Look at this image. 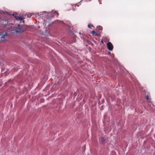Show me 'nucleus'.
<instances>
[{"instance_id": "1", "label": "nucleus", "mask_w": 155, "mask_h": 155, "mask_svg": "<svg viewBox=\"0 0 155 155\" xmlns=\"http://www.w3.org/2000/svg\"><path fill=\"white\" fill-rule=\"evenodd\" d=\"M28 26L26 25H15L13 27L15 32L17 33H21L26 30Z\"/></svg>"}, {"instance_id": "2", "label": "nucleus", "mask_w": 155, "mask_h": 155, "mask_svg": "<svg viewBox=\"0 0 155 155\" xmlns=\"http://www.w3.org/2000/svg\"><path fill=\"white\" fill-rule=\"evenodd\" d=\"M107 46L108 50L110 51L112 50L113 48V46L112 44L110 42H108L107 43Z\"/></svg>"}, {"instance_id": "3", "label": "nucleus", "mask_w": 155, "mask_h": 155, "mask_svg": "<svg viewBox=\"0 0 155 155\" xmlns=\"http://www.w3.org/2000/svg\"><path fill=\"white\" fill-rule=\"evenodd\" d=\"M110 74L112 77H116L117 75V73L115 70L113 69L111 71Z\"/></svg>"}, {"instance_id": "4", "label": "nucleus", "mask_w": 155, "mask_h": 155, "mask_svg": "<svg viewBox=\"0 0 155 155\" xmlns=\"http://www.w3.org/2000/svg\"><path fill=\"white\" fill-rule=\"evenodd\" d=\"M99 141L101 143L103 144L105 143L106 141V139L104 137H102L99 138Z\"/></svg>"}, {"instance_id": "5", "label": "nucleus", "mask_w": 155, "mask_h": 155, "mask_svg": "<svg viewBox=\"0 0 155 155\" xmlns=\"http://www.w3.org/2000/svg\"><path fill=\"white\" fill-rule=\"evenodd\" d=\"M103 30V28L101 26H97L96 29V31L98 32L101 33Z\"/></svg>"}, {"instance_id": "6", "label": "nucleus", "mask_w": 155, "mask_h": 155, "mask_svg": "<svg viewBox=\"0 0 155 155\" xmlns=\"http://www.w3.org/2000/svg\"><path fill=\"white\" fill-rule=\"evenodd\" d=\"M7 35V33H6L5 35L2 34V36H1L2 39V40H4V41L5 40V35Z\"/></svg>"}, {"instance_id": "7", "label": "nucleus", "mask_w": 155, "mask_h": 155, "mask_svg": "<svg viewBox=\"0 0 155 155\" xmlns=\"http://www.w3.org/2000/svg\"><path fill=\"white\" fill-rule=\"evenodd\" d=\"M88 27L89 28H91V27H94V26L92 24H89L88 25Z\"/></svg>"}, {"instance_id": "8", "label": "nucleus", "mask_w": 155, "mask_h": 155, "mask_svg": "<svg viewBox=\"0 0 155 155\" xmlns=\"http://www.w3.org/2000/svg\"><path fill=\"white\" fill-rule=\"evenodd\" d=\"M53 13L54 14H56L57 16H58L59 15V13H58V12L57 11H54L53 12Z\"/></svg>"}, {"instance_id": "9", "label": "nucleus", "mask_w": 155, "mask_h": 155, "mask_svg": "<svg viewBox=\"0 0 155 155\" xmlns=\"http://www.w3.org/2000/svg\"><path fill=\"white\" fill-rule=\"evenodd\" d=\"M26 15H27V17L29 18L31 17L32 14L31 13V14H26Z\"/></svg>"}, {"instance_id": "10", "label": "nucleus", "mask_w": 155, "mask_h": 155, "mask_svg": "<svg viewBox=\"0 0 155 155\" xmlns=\"http://www.w3.org/2000/svg\"><path fill=\"white\" fill-rule=\"evenodd\" d=\"M20 17L18 16H15V18L17 20H18L19 19Z\"/></svg>"}, {"instance_id": "11", "label": "nucleus", "mask_w": 155, "mask_h": 155, "mask_svg": "<svg viewBox=\"0 0 155 155\" xmlns=\"http://www.w3.org/2000/svg\"><path fill=\"white\" fill-rule=\"evenodd\" d=\"M2 33H0V41H4V40H2V39L1 36H2Z\"/></svg>"}, {"instance_id": "12", "label": "nucleus", "mask_w": 155, "mask_h": 155, "mask_svg": "<svg viewBox=\"0 0 155 155\" xmlns=\"http://www.w3.org/2000/svg\"><path fill=\"white\" fill-rule=\"evenodd\" d=\"M9 73V72L8 71H6L5 72V74L6 76L8 75Z\"/></svg>"}, {"instance_id": "13", "label": "nucleus", "mask_w": 155, "mask_h": 155, "mask_svg": "<svg viewBox=\"0 0 155 155\" xmlns=\"http://www.w3.org/2000/svg\"><path fill=\"white\" fill-rule=\"evenodd\" d=\"M95 32H96L95 31L93 30L91 31V33L93 35H94V34L95 33Z\"/></svg>"}, {"instance_id": "14", "label": "nucleus", "mask_w": 155, "mask_h": 155, "mask_svg": "<svg viewBox=\"0 0 155 155\" xmlns=\"http://www.w3.org/2000/svg\"><path fill=\"white\" fill-rule=\"evenodd\" d=\"M101 33H100V32H98V34H97V36H98V37H100L101 36Z\"/></svg>"}, {"instance_id": "15", "label": "nucleus", "mask_w": 155, "mask_h": 155, "mask_svg": "<svg viewBox=\"0 0 155 155\" xmlns=\"http://www.w3.org/2000/svg\"><path fill=\"white\" fill-rule=\"evenodd\" d=\"M146 99L147 100H149V96L148 95H147L146 96Z\"/></svg>"}, {"instance_id": "16", "label": "nucleus", "mask_w": 155, "mask_h": 155, "mask_svg": "<svg viewBox=\"0 0 155 155\" xmlns=\"http://www.w3.org/2000/svg\"><path fill=\"white\" fill-rule=\"evenodd\" d=\"M24 18H21V17H20V18H19V19L18 20H20V21H21V20H23Z\"/></svg>"}, {"instance_id": "17", "label": "nucleus", "mask_w": 155, "mask_h": 155, "mask_svg": "<svg viewBox=\"0 0 155 155\" xmlns=\"http://www.w3.org/2000/svg\"><path fill=\"white\" fill-rule=\"evenodd\" d=\"M98 33V32H97V31L94 34V35L95 36H97Z\"/></svg>"}, {"instance_id": "18", "label": "nucleus", "mask_w": 155, "mask_h": 155, "mask_svg": "<svg viewBox=\"0 0 155 155\" xmlns=\"http://www.w3.org/2000/svg\"><path fill=\"white\" fill-rule=\"evenodd\" d=\"M104 100H102L101 102H102V103H104Z\"/></svg>"}, {"instance_id": "19", "label": "nucleus", "mask_w": 155, "mask_h": 155, "mask_svg": "<svg viewBox=\"0 0 155 155\" xmlns=\"http://www.w3.org/2000/svg\"><path fill=\"white\" fill-rule=\"evenodd\" d=\"M101 42L102 44H104V42H103V40H101Z\"/></svg>"}, {"instance_id": "20", "label": "nucleus", "mask_w": 155, "mask_h": 155, "mask_svg": "<svg viewBox=\"0 0 155 155\" xmlns=\"http://www.w3.org/2000/svg\"><path fill=\"white\" fill-rule=\"evenodd\" d=\"M12 15L14 16L15 17V16L14 14H12Z\"/></svg>"}, {"instance_id": "21", "label": "nucleus", "mask_w": 155, "mask_h": 155, "mask_svg": "<svg viewBox=\"0 0 155 155\" xmlns=\"http://www.w3.org/2000/svg\"><path fill=\"white\" fill-rule=\"evenodd\" d=\"M76 5H77V6H79V5H78L76 4Z\"/></svg>"}, {"instance_id": "22", "label": "nucleus", "mask_w": 155, "mask_h": 155, "mask_svg": "<svg viewBox=\"0 0 155 155\" xmlns=\"http://www.w3.org/2000/svg\"><path fill=\"white\" fill-rule=\"evenodd\" d=\"M104 39H105V38H106V39H107V38H106V37H104Z\"/></svg>"}, {"instance_id": "23", "label": "nucleus", "mask_w": 155, "mask_h": 155, "mask_svg": "<svg viewBox=\"0 0 155 155\" xmlns=\"http://www.w3.org/2000/svg\"><path fill=\"white\" fill-rule=\"evenodd\" d=\"M102 109H103V107L102 108V109L101 110H102Z\"/></svg>"}, {"instance_id": "24", "label": "nucleus", "mask_w": 155, "mask_h": 155, "mask_svg": "<svg viewBox=\"0 0 155 155\" xmlns=\"http://www.w3.org/2000/svg\"><path fill=\"white\" fill-rule=\"evenodd\" d=\"M23 22H24V21L23 20Z\"/></svg>"}]
</instances>
